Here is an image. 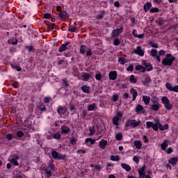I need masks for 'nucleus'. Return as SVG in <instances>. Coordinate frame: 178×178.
Listing matches in <instances>:
<instances>
[{
    "label": "nucleus",
    "instance_id": "63",
    "mask_svg": "<svg viewBox=\"0 0 178 178\" xmlns=\"http://www.w3.org/2000/svg\"><path fill=\"white\" fill-rule=\"evenodd\" d=\"M92 50L91 49L88 50L86 52V56H92Z\"/></svg>",
    "mask_w": 178,
    "mask_h": 178
},
{
    "label": "nucleus",
    "instance_id": "34",
    "mask_svg": "<svg viewBox=\"0 0 178 178\" xmlns=\"http://www.w3.org/2000/svg\"><path fill=\"white\" fill-rule=\"evenodd\" d=\"M113 124L115 126L119 125V118H118V116H115V117L113 118Z\"/></svg>",
    "mask_w": 178,
    "mask_h": 178
},
{
    "label": "nucleus",
    "instance_id": "24",
    "mask_svg": "<svg viewBox=\"0 0 178 178\" xmlns=\"http://www.w3.org/2000/svg\"><path fill=\"white\" fill-rule=\"evenodd\" d=\"M136 70H140L142 73H145V67L143 65H136L135 67Z\"/></svg>",
    "mask_w": 178,
    "mask_h": 178
},
{
    "label": "nucleus",
    "instance_id": "41",
    "mask_svg": "<svg viewBox=\"0 0 178 178\" xmlns=\"http://www.w3.org/2000/svg\"><path fill=\"white\" fill-rule=\"evenodd\" d=\"M95 79L96 80H102V74H101V72H97L96 74H95Z\"/></svg>",
    "mask_w": 178,
    "mask_h": 178
},
{
    "label": "nucleus",
    "instance_id": "35",
    "mask_svg": "<svg viewBox=\"0 0 178 178\" xmlns=\"http://www.w3.org/2000/svg\"><path fill=\"white\" fill-rule=\"evenodd\" d=\"M145 70H147V72L152 70V65L150 63L146 64V66H145Z\"/></svg>",
    "mask_w": 178,
    "mask_h": 178
},
{
    "label": "nucleus",
    "instance_id": "51",
    "mask_svg": "<svg viewBox=\"0 0 178 178\" xmlns=\"http://www.w3.org/2000/svg\"><path fill=\"white\" fill-rule=\"evenodd\" d=\"M134 69V65H133V64H131V65H129V66L127 67V70L128 72H133Z\"/></svg>",
    "mask_w": 178,
    "mask_h": 178
},
{
    "label": "nucleus",
    "instance_id": "21",
    "mask_svg": "<svg viewBox=\"0 0 178 178\" xmlns=\"http://www.w3.org/2000/svg\"><path fill=\"white\" fill-rule=\"evenodd\" d=\"M143 99L145 105H149V102H151V97L148 96H143Z\"/></svg>",
    "mask_w": 178,
    "mask_h": 178
},
{
    "label": "nucleus",
    "instance_id": "57",
    "mask_svg": "<svg viewBox=\"0 0 178 178\" xmlns=\"http://www.w3.org/2000/svg\"><path fill=\"white\" fill-rule=\"evenodd\" d=\"M51 97H44V104H49V102H50V101H51Z\"/></svg>",
    "mask_w": 178,
    "mask_h": 178
},
{
    "label": "nucleus",
    "instance_id": "12",
    "mask_svg": "<svg viewBox=\"0 0 178 178\" xmlns=\"http://www.w3.org/2000/svg\"><path fill=\"white\" fill-rule=\"evenodd\" d=\"M99 147L102 149H105V148H106V146L108 145V141H106L104 139H102L99 143Z\"/></svg>",
    "mask_w": 178,
    "mask_h": 178
},
{
    "label": "nucleus",
    "instance_id": "6",
    "mask_svg": "<svg viewBox=\"0 0 178 178\" xmlns=\"http://www.w3.org/2000/svg\"><path fill=\"white\" fill-rule=\"evenodd\" d=\"M67 112V108L65 106H60L57 109V113L60 116L66 114Z\"/></svg>",
    "mask_w": 178,
    "mask_h": 178
},
{
    "label": "nucleus",
    "instance_id": "56",
    "mask_svg": "<svg viewBox=\"0 0 178 178\" xmlns=\"http://www.w3.org/2000/svg\"><path fill=\"white\" fill-rule=\"evenodd\" d=\"M114 45H115L116 47L120 45V40H119V39H115L114 40Z\"/></svg>",
    "mask_w": 178,
    "mask_h": 178
},
{
    "label": "nucleus",
    "instance_id": "11",
    "mask_svg": "<svg viewBox=\"0 0 178 178\" xmlns=\"http://www.w3.org/2000/svg\"><path fill=\"white\" fill-rule=\"evenodd\" d=\"M70 42H65L58 49V52H64V51H67L68 49L67 45H69Z\"/></svg>",
    "mask_w": 178,
    "mask_h": 178
},
{
    "label": "nucleus",
    "instance_id": "2",
    "mask_svg": "<svg viewBox=\"0 0 178 178\" xmlns=\"http://www.w3.org/2000/svg\"><path fill=\"white\" fill-rule=\"evenodd\" d=\"M140 124H141V121L140 120H131L129 119L126 121L125 127H132V128H136L137 127L140 126Z\"/></svg>",
    "mask_w": 178,
    "mask_h": 178
},
{
    "label": "nucleus",
    "instance_id": "29",
    "mask_svg": "<svg viewBox=\"0 0 178 178\" xmlns=\"http://www.w3.org/2000/svg\"><path fill=\"white\" fill-rule=\"evenodd\" d=\"M59 153L57 151H52L51 152V156L54 159L58 160Z\"/></svg>",
    "mask_w": 178,
    "mask_h": 178
},
{
    "label": "nucleus",
    "instance_id": "10",
    "mask_svg": "<svg viewBox=\"0 0 178 178\" xmlns=\"http://www.w3.org/2000/svg\"><path fill=\"white\" fill-rule=\"evenodd\" d=\"M134 54L139 55V56H143L144 55V51H143L141 47L138 46L137 48L134 50Z\"/></svg>",
    "mask_w": 178,
    "mask_h": 178
},
{
    "label": "nucleus",
    "instance_id": "40",
    "mask_svg": "<svg viewBox=\"0 0 178 178\" xmlns=\"http://www.w3.org/2000/svg\"><path fill=\"white\" fill-rule=\"evenodd\" d=\"M24 136V133L22 131H19L17 132V137L19 138H23Z\"/></svg>",
    "mask_w": 178,
    "mask_h": 178
},
{
    "label": "nucleus",
    "instance_id": "60",
    "mask_svg": "<svg viewBox=\"0 0 178 178\" xmlns=\"http://www.w3.org/2000/svg\"><path fill=\"white\" fill-rule=\"evenodd\" d=\"M113 99L114 102H116L119 99V96L118 95H113Z\"/></svg>",
    "mask_w": 178,
    "mask_h": 178
},
{
    "label": "nucleus",
    "instance_id": "14",
    "mask_svg": "<svg viewBox=\"0 0 178 178\" xmlns=\"http://www.w3.org/2000/svg\"><path fill=\"white\" fill-rule=\"evenodd\" d=\"M70 132V129L67 126L61 127V134H69Z\"/></svg>",
    "mask_w": 178,
    "mask_h": 178
},
{
    "label": "nucleus",
    "instance_id": "44",
    "mask_svg": "<svg viewBox=\"0 0 178 178\" xmlns=\"http://www.w3.org/2000/svg\"><path fill=\"white\" fill-rule=\"evenodd\" d=\"M152 102L153 104H159V102H158L159 101V99L155 97H154L152 99H151Z\"/></svg>",
    "mask_w": 178,
    "mask_h": 178
},
{
    "label": "nucleus",
    "instance_id": "43",
    "mask_svg": "<svg viewBox=\"0 0 178 178\" xmlns=\"http://www.w3.org/2000/svg\"><path fill=\"white\" fill-rule=\"evenodd\" d=\"M8 42L11 45H17L18 44V40H16L15 42L13 40H8Z\"/></svg>",
    "mask_w": 178,
    "mask_h": 178
},
{
    "label": "nucleus",
    "instance_id": "55",
    "mask_svg": "<svg viewBox=\"0 0 178 178\" xmlns=\"http://www.w3.org/2000/svg\"><path fill=\"white\" fill-rule=\"evenodd\" d=\"M159 12V9L158 8H152L150 10V13H158Z\"/></svg>",
    "mask_w": 178,
    "mask_h": 178
},
{
    "label": "nucleus",
    "instance_id": "62",
    "mask_svg": "<svg viewBox=\"0 0 178 178\" xmlns=\"http://www.w3.org/2000/svg\"><path fill=\"white\" fill-rule=\"evenodd\" d=\"M63 81L66 87H69L70 83L69 81L67 79H63Z\"/></svg>",
    "mask_w": 178,
    "mask_h": 178
},
{
    "label": "nucleus",
    "instance_id": "19",
    "mask_svg": "<svg viewBox=\"0 0 178 178\" xmlns=\"http://www.w3.org/2000/svg\"><path fill=\"white\" fill-rule=\"evenodd\" d=\"M159 108H161V104L159 103L156 104H152L151 106V109L154 111H159Z\"/></svg>",
    "mask_w": 178,
    "mask_h": 178
},
{
    "label": "nucleus",
    "instance_id": "59",
    "mask_svg": "<svg viewBox=\"0 0 178 178\" xmlns=\"http://www.w3.org/2000/svg\"><path fill=\"white\" fill-rule=\"evenodd\" d=\"M48 167L53 171H54L56 170V167H55V165L54 164H49Z\"/></svg>",
    "mask_w": 178,
    "mask_h": 178
},
{
    "label": "nucleus",
    "instance_id": "30",
    "mask_svg": "<svg viewBox=\"0 0 178 178\" xmlns=\"http://www.w3.org/2000/svg\"><path fill=\"white\" fill-rule=\"evenodd\" d=\"M144 79L145 80L142 81L143 84H147V83H149V81H151V77L148 76H145Z\"/></svg>",
    "mask_w": 178,
    "mask_h": 178
},
{
    "label": "nucleus",
    "instance_id": "22",
    "mask_svg": "<svg viewBox=\"0 0 178 178\" xmlns=\"http://www.w3.org/2000/svg\"><path fill=\"white\" fill-rule=\"evenodd\" d=\"M90 86H87L86 85L83 86L81 87V90L82 91H83L84 92H86V94H90Z\"/></svg>",
    "mask_w": 178,
    "mask_h": 178
},
{
    "label": "nucleus",
    "instance_id": "32",
    "mask_svg": "<svg viewBox=\"0 0 178 178\" xmlns=\"http://www.w3.org/2000/svg\"><path fill=\"white\" fill-rule=\"evenodd\" d=\"M115 139L117 141H120L123 139V134L122 133H118L115 135Z\"/></svg>",
    "mask_w": 178,
    "mask_h": 178
},
{
    "label": "nucleus",
    "instance_id": "52",
    "mask_svg": "<svg viewBox=\"0 0 178 178\" xmlns=\"http://www.w3.org/2000/svg\"><path fill=\"white\" fill-rule=\"evenodd\" d=\"M89 131H90V136H93L95 134L96 131L95 129L90 128Z\"/></svg>",
    "mask_w": 178,
    "mask_h": 178
},
{
    "label": "nucleus",
    "instance_id": "53",
    "mask_svg": "<svg viewBox=\"0 0 178 178\" xmlns=\"http://www.w3.org/2000/svg\"><path fill=\"white\" fill-rule=\"evenodd\" d=\"M26 49H29V52H34V51H35V49H34V48H33V47L32 46V45H31V46H27L26 47Z\"/></svg>",
    "mask_w": 178,
    "mask_h": 178
},
{
    "label": "nucleus",
    "instance_id": "28",
    "mask_svg": "<svg viewBox=\"0 0 178 178\" xmlns=\"http://www.w3.org/2000/svg\"><path fill=\"white\" fill-rule=\"evenodd\" d=\"M152 6V5L149 2H147V3H145L143 7L145 12L148 11V10H149V8H151Z\"/></svg>",
    "mask_w": 178,
    "mask_h": 178
},
{
    "label": "nucleus",
    "instance_id": "48",
    "mask_svg": "<svg viewBox=\"0 0 178 178\" xmlns=\"http://www.w3.org/2000/svg\"><path fill=\"white\" fill-rule=\"evenodd\" d=\"M6 138L8 140H12L13 138V135L11 134H8L6 136Z\"/></svg>",
    "mask_w": 178,
    "mask_h": 178
},
{
    "label": "nucleus",
    "instance_id": "37",
    "mask_svg": "<svg viewBox=\"0 0 178 178\" xmlns=\"http://www.w3.org/2000/svg\"><path fill=\"white\" fill-rule=\"evenodd\" d=\"M129 81H131V83H134L135 84V83H137V79H136L134 75H131V76L129 78Z\"/></svg>",
    "mask_w": 178,
    "mask_h": 178
},
{
    "label": "nucleus",
    "instance_id": "42",
    "mask_svg": "<svg viewBox=\"0 0 178 178\" xmlns=\"http://www.w3.org/2000/svg\"><path fill=\"white\" fill-rule=\"evenodd\" d=\"M66 155H63V154H58L57 160H65Z\"/></svg>",
    "mask_w": 178,
    "mask_h": 178
},
{
    "label": "nucleus",
    "instance_id": "27",
    "mask_svg": "<svg viewBox=\"0 0 178 178\" xmlns=\"http://www.w3.org/2000/svg\"><path fill=\"white\" fill-rule=\"evenodd\" d=\"M89 143H90L91 145H93L95 144L96 140L91 138H88L86 139V144H88Z\"/></svg>",
    "mask_w": 178,
    "mask_h": 178
},
{
    "label": "nucleus",
    "instance_id": "33",
    "mask_svg": "<svg viewBox=\"0 0 178 178\" xmlns=\"http://www.w3.org/2000/svg\"><path fill=\"white\" fill-rule=\"evenodd\" d=\"M11 67L13 69H16V70L17 72H21L22 71V67H20L19 65H17V64L14 63V64H11Z\"/></svg>",
    "mask_w": 178,
    "mask_h": 178
},
{
    "label": "nucleus",
    "instance_id": "7",
    "mask_svg": "<svg viewBox=\"0 0 178 178\" xmlns=\"http://www.w3.org/2000/svg\"><path fill=\"white\" fill-rule=\"evenodd\" d=\"M122 32H123V27H121L120 29H114L111 33V36L113 38H116V36L119 35V34L122 33Z\"/></svg>",
    "mask_w": 178,
    "mask_h": 178
},
{
    "label": "nucleus",
    "instance_id": "4",
    "mask_svg": "<svg viewBox=\"0 0 178 178\" xmlns=\"http://www.w3.org/2000/svg\"><path fill=\"white\" fill-rule=\"evenodd\" d=\"M19 159L20 157L19 155L14 154L13 155L10 156L8 160L15 166H19V163H18L17 161H19Z\"/></svg>",
    "mask_w": 178,
    "mask_h": 178
},
{
    "label": "nucleus",
    "instance_id": "31",
    "mask_svg": "<svg viewBox=\"0 0 178 178\" xmlns=\"http://www.w3.org/2000/svg\"><path fill=\"white\" fill-rule=\"evenodd\" d=\"M59 17L62 19V18H65L67 17H68V13L66 12V11H63V12H60L59 14H58Z\"/></svg>",
    "mask_w": 178,
    "mask_h": 178
},
{
    "label": "nucleus",
    "instance_id": "61",
    "mask_svg": "<svg viewBox=\"0 0 178 178\" xmlns=\"http://www.w3.org/2000/svg\"><path fill=\"white\" fill-rule=\"evenodd\" d=\"M13 87L15 88H18L19 87V83L17 81H15L14 83H12Z\"/></svg>",
    "mask_w": 178,
    "mask_h": 178
},
{
    "label": "nucleus",
    "instance_id": "54",
    "mask_svg": "<svg viewBox=\"0 0 178 178\" xmlns=\"http://www.w3.org/2000/svg\"><path fill=\"white\" fill-rule=\"evenodd\" d=\"M45 172L49 177H51L52 176V172L51 170H48L47 169H46Z\"/></svg>",
    "mask_w": 178,
    "mask_h": 178
},
{
    "label": "nucleus",
    "instance_id": "17",
    "mask_svg": "<svg viewBox=\"0 0 178 178\" xmlns=\"http://www.w3.org/2000/svg\"><path fill=\"white\" fill-rule=\"evenodd\" d=\"M136 112L138 114H140L141 111H144V107L141 104H138L135 108Z\"/></svg>",
    "mask_w": 178,
    "mask_h": 178
},
{
    "label": "nucleus",
    "instance_id": "64",
    "mask_svg": "<svg viewBox=\"0 0 178 178\" xmlns=\"http://www.w3.org/2000/svg\"><path fill=\"white\" fill-rule=\"evenodd\" d=\"M173 152V148L172 147H169L168 149H167V154H170Z\"/></svg>",
    "mask_w": 178,
    "mask_h": 178
},
{
    "label": "nucleus",
    "instance_id": "23",
    "mask_svg": "<svg viewBox=\"0 0 178 178\" xmlns=\"http://www.w3.org/2000/svg\"><path fill=\"white\" fill-rule=\"evenodd\" d=\"M161 149L165 151L168 148V140H165L161 145Z\"/></svg>",
    "mask_w": 178,
    "mask_h": 178
},
{
    "label": "nucleus",
    "instance_id": "3",
    "mask_svg": "<svg viewBox=\"0 0 178 178\" xmlns=\"http://www.w3.org/2000/svg\"><path fill=\"white\" fill-rule=\"evenodd\" d=\"M161 102H163L164 107L167 111H172L173 109V105L170 103L169 99L167 97H163L161 99Z\"/></svg>",
    "mask_w": 178,
    "mask_h": 178
},
{
    "label": "nucleus",
    "instance_id": "9",
    "mask_svg": "<svg viewBox=\"0 0 178 178\" xmlns=\"http://www.w3.org/2000/svg\"><path fill=\"white\" fill-rule=\"evenodd\" d=\"M108 77L110 80H116L118 77V72L116 71H111L108 74Z\"/></svg>",
    "mask_w": 178,
    "mask_h": 178
},
{
    "label": "nucleus",
    "instance_id": "18",
    "mask_svg": "<svg viewBox=\"0 0 178 178\" xmlns=\"http://www.w3.org/2000/svg\"><path fill=\"white\" fill-rule=\"evenodd\" d=\"M97 105L95 103H93L92 104H90L88 106V111H94L95 110H97Z\"/></svg>",
    "mask_w": 178,
    "mask_h": 178
},
{
    "label": "nucleus",
    "instance_id": "8",
    "mask_svg": "<svg viewBox=\"0 0 178 178\" xmlns=\"http://www.w3.org/2000/svg\"><path fill=\"white\" fill-rule=\"evenodd\" d=\"M145 169H147V166L145 165L138 168V173L141 178H145Z\"/></svg>",
    "mask_w": 178,
    "mask_h": 178
},
{
    "label": "nucleus",
    "instance_id": "39",
    "mask_svg": "<svg viewBox=\"0 0 178 178\" xmlns=\"http://www.w3.org/2000/svg\"><path fill=\"white\" fill-rule=\"evenodd\" d=\"M118 62L120 63V65H124L126 63V59L123 57H120Z\"/></svg>",
    "mask_w": 178,
    "mask_h": 178
},
{
    "label": "nucleus",
    "instance_id": "47",
    "mask_svg": "<svg viewBox=\"0 0 178 178\" xmlns=\"http://www.w3.org/2000/svg\"><path fill=\"white\" fill-rule=\"evenodd\" d=\"M61 138V135L60 133H56L54 135V139H56V140H58V139H60Z\"/></svg>",
    "mask_w": 178,
    "mask_h": 178
},
{
    "label": "nucleus",
    "instance_id": "15",
    "mask_svg": "<svg viewBox=\"0 0 178 178\" xmlns=\"http://www.w3.org/2000/svg\"><path fill=\"white\" fill-rule=\"evenodd\" d=\"M121 167L122 169H124V170H126L127 172H130L131 170V167H130L129 165H127L124 163L121 164Z\"/></svg>",
    "mask_w": 178,
    "mask_h": 178
},
{
    "label": "nucleus",
    "instance_id": "50",
    "mask_svg": "<svg viewBox=\"0 0 178 178\" xmlns=\"http://www.w3.org/2000/svg\"><path fill=\"white\" fill-rule=\"evenodd\" d=\"M51 17V15L50 13H47L43 15V17L44 19H50Z\"/></svg>",
    "mask_w": 178,
    "mask_h": 178
},
{
    "label": "nucleus",
    "instance_id": "38",
    "mask_svg": "<svg viewBox=\"0 0 178 178\" xmlns=\"http://www.w3.org/2000/svg\"><path fill=\"white\" fill-rule=\"evenodd\" d=\"M150 54H151L152 56L155 57L157 56L158 50L153 49L151 50Z\"/></svg>",
    "mask_w": 178,
    "mask_h": 178
},
{
    "label": "nucleus",
    "instance_id": "36",
    "mask_svg": "<svg viewBox=\"0 0 178 178\" xmlns=\"http://www.w3.org/2000/svg\"><path fill=\"white\" fill-rule=\"evenodd\" d=\"M154 122H146V128L147 129H150L151 128H152L154 127Z\"/></svg>",
    "mask_w": 178,
    "mask_h": 178
},
{
    "label": "nucleus",
    "instance_id": "45",
    "mask_svg": "<svg viewBox=\"0 0 178 178\" xmlns=\"http://www.w3.org/2000/svg\"><path fill=\"white\" fill-rule=\"evenodd\" d=\"M159 123V121H158L157 123H156V124H154L153 125L152 129H153V130H154V131H158Z\"/></svg>",
    "mask_w": 178,
    "mask_h": 178
},
{
    "label": "nucleus",
    "instance_id": "49",
    "mask_svg": "<svg viewBox=\"0 0 178 178\" xmlns=\"http://www.w3.org/2000/svg\"><path fill=\"white\" fill-rule=\"evenodd\" d=\"M133 161L136 163H138V162H140V157H138V156H134V159H133Z\"/></svg>",
    "mask_w": 178,
    "mask_h": 178
},
{
    "label": "nucleus",
    "instance_id": "58",
    "mask_svg": "<svg viewBox=\"0 0 178 178\" xmlns=\"http://www.w3.org/2000/svg\"><path fill=\"white\" fill-rule=\"evenodd\" d=\"M102 167L99 165H95V170H97V171H100L102 170Z\"/></svg>",
    "mask_w": 178,
    "mask_h": 178
},
{
    "label": "nucleus",
    "instance_id": "5",
    "mask_svg": "<svg viewBox=\"0 0 178 178\" xmlns=\"http://www.w3.org/2000/svg\"><path fill=\"white\" fill-rule=\"evenodd\" d=\"M165 87L169 91H174V92H178V86H173L170 83H166Z\"/></svg>",
    "mask_w": 178,
    "mask_h": 178
},
{
    "label": "nucleus",
    "instance_id": "13",
    "mask_svg": "<svg viewBox=\"0 0 178 178\" xmlns=\"http://www.w3.org/2000/svg\"><path fill=\"white\" fill-rule=\"evenodd\" d=\"M178 158L177 157H172L168 160V163L171 164L172 166H175L177 164Z\"/></svg>",
    "mask_w": 178,
    "mask_h": 178
},
{
    "label": "nucleus",
    "instance_id": "1",
    "mask_svg": "<svg viewBox=\"0 0 178 178\" xmlns=\"http://www.w3.org/2000/svg\"><path fill=\"white\" fill-rule=\"evenodd\" d=\"M175 58L170 54L165 55V58L162 60L161 63L163 66H172L175 62Z\"/></svg>",
    "mask_w": 178,
    "mask_h": 178
},
{
    "label": "nucleus",
    "instance_id": "46",
    "mask_svg": "<svg viewBox=\"0 0 178 178\" xmlns=\"http://www.w3.org/2000/svg\"><path fill=\"white\" fill-rule=\"evenodd\" d=\"M80 53H81L83 55V54H86V47L83 45H81L80 47Z\"/></svg>",
    "mask_w": 178,
    "mask_h": 178
},
{
    "label": "nucleus",
    "instance_id": "26",
    "mask_svg": "<svg viewBox=\"0 0 178 178\" xmlns=\"http://www.w3.org/2000/svg\"><path fill=\"white\" fill-rule=\"evenodd\" d=\"M111 161H120V157L119 156V155H111Z\"/></svg>",
    "mask_w": 178,
    "mask_h": 178
},
{
    "label": "nucleus",
    "instance_id": "25",
    "mask_svg": "<svg viewBox=\"0 0 178 178\" xmlns=\"http://www.w3.org/2000/svg\"><path fill=\"white\" fill-rule=\"evenodd\" d=\"M91 77V75L90 74H84L82 75V79L84 81H88Z\"/></svg>",
    "mask_w": 178,
    "mask_h": 178
},
{
    "label": "nucleus",
    "instance_id": "20",
    "mask_svg": "<svg viewBox=\"0 0 178 178\" xmlns=\"http://www.w3.org/2000/svg\"><path fill=\"white\" fill-rule=\"evenodd\" d=\"M134 145L137 149H141V147L143 146L140 140H136L134 142Z\"/></svg>",
    "mask_w": 178,
    "mask_h": 178
},
{
    "label": "nucleus",
    "instance_id": "16",
    "mask_svg": "<svg viewBox=\"0 0 178 178\" xmlns=\"http://www.w3.org/2000/svg\"><path fill=\"white\" fill-rule=\"evenodd\" d=\"M130 92L133 95L132 101H136V98H137V95H138L137 90H136V89L132 88L130 90Z\"/></svg>",
    "mask_w": 178,
    "mask_h": 178
}]
</instances>
